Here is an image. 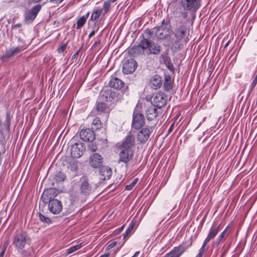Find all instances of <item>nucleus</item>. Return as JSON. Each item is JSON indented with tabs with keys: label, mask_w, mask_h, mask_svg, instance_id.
I'll list each match as a JSON object with an SVG mask.
<instances>
[{
	"label": "nucleus",
	"mask_w": 257,
	"mask_h": 257,
	"mask_svg": "<svg viewBox=\"0 0 257 257\" xmlns=\"http://www.w3.org/2000/svg\"><path fill=\"white\" fill-rule=\"evenodd\" d=\"M140 253V251H137L135 252V254L133 255L132 257H136L138 254Z\"/></svg>",
	"instance_id": "obj_54"
},
{
	"label": "nucleus",
	"mask_w": 257,
	"mask_h": 257,
	"mask_svg": "<svg viewBox=\"0 0 257 257\" xmlns=\"http://www.w3.org/2000/svg\"><path fill=\"white\" fill-rule=\"evenodd\" d=\"M108 84L110 87L116 89H120L124 85V83L121 80L115 77H112Z\"/></svg>",
	"instance_id": "obj_22"
},
{
	"label": "nucleus",
	"mask_w": 257,
	"mask_h": 257,
	"mask_svg": "<svg viewBox=\"0 0 257 257\" xmlns=\"http://www.w3.org/2000/svg\"><path fill=\"white\" fill-rule=\"evenodd\" d=\"M180 8L173 7L172 14L177 18H187L188 13H195L201 6V0H176Z\"/></svg>",
	"instance_id": "obj_1"
},
{
	"label": "nucleus",
	"mask_w": 257,
	"mask_h": 257,
	"mask_svg": "<svg viewBox=\"0 0 257 257\" xmlns=\"http://www.w3.org/2000/svg\"><path fill=\"white\" fill-rule=\"evenodd\" d=\"M79 188L80 192L73 193L70 196L72 203L81 200L84 196L89 195L92 190V187L89 184L88 178L82 177L80 179Z\"/></svg>",
	"instance_id": "obj_3"
},
{
	"label": "nucleus",
	"mask_w": 257,
	"mask_h": 257,
	"mask_svg": "<svg viewBox=\"0 0 257 257\" xmlns=\"http://www.w3.org/2000/svg\"><path fill=\"white\" fill-rule=\"evenodd\" d=\"M191 245V242H183L174 247L170 252L174 257H180Z\"/></svg>",
	"instance_id": "obj_14"
},
{
	"label": "nucleus",
	"mask_w": 257,
	"mask_h": 257,
	"mask_svg": "<svg viewBox=\"0 0 257 257\" xmlns=\"http://www.w3.org/2000/svg\"><path fill=\"white\" fill-rule=\"evenodd\" d=\"M134 227V224L132 222L130 224L128 228L125 230L123 234V239H126L132 232Z\"/></svg>",
	"instance_id": "obj_31"
},
{
	"label": "nucleus",
	"mask_w": 257,
	"mask_h": 257,
	"mask_svg": "<svg viewBox=\"0 0 257 257\" xmlns=\"http://www.w3.org/2000/svg\"><path fill=\"white\" fill-rule=\"evenodd\" d=\"M164 89L167 91L170 90L172 88L171 77L170 76H166L165 78V82L164 83Z\"/></svg>",
	"instance_id": "obj_26"
},
{
	"label": "nucleus",
	"mask_w": 257,
	"mask_h": 257,
	"mask_svg": "<svg viewBox=\"0 0 257 257\" xmlns=\"http://www.w3.org/2000/svg\"><path fill=\"white\" fill-rule=\"evenodd\" d=\"M92 124L94 126L93 128L97 130L100 128L101 122L98 117H96L92 121Z\"/></svg>",
	"instance_id": "obj_32"
},
{
	"label": "nucleus",
	"mask_w": 257,
	"mask_h": 257,
	"mask_svg": "<svg viewBox=\"0 0 257 257\" xmlns=\"http://www.w3.org/2000/svg\"><path fill=\"white\" fill-rule=\"evenodd\" d=\"M145 124V117L142 113L135 110L133 114L132 127L138 130L143 127Z\"/></svg>",
	"instance_id": "obj_11"
},
{
	"label": "nucleus",
	"mask_w": 257,
	"mask_h": 257,
	"mask_svg": "<svg viewBox=\"0 0 257 257\" xmlns=\"http://www.w3.org/2000/svg\"><path fill=\"white\" fill-rule=\"evenodd\" d=\"M66 48V45H63V46H61L60 48L58 49V53H62Z\"/></svg>",
	"instance_id": "obj_41"
},
{
	"label": "nucleus",
	"mask_w": 257,
	"mask_h": 257,
	"mask_svg": "<svg viewBox=\"0 0 257 257\" xmlns=\"http://www.w3.org/2000/svg\"><path fill=\"white\" fill-rule=\"evenodd\" d=\"M116 0H106V1L109 2V3H112L115 2Z\"/></svg>",
	"instance_id": "obj_55"
},
{
	"label": "nucleus",
	"mask_w": 257,
	"mask_h": 257,
	"mask_svg": "<svg viewBox=\"0 0 257 257\" xmlns=\"http://www.w3.org/2000/svg\"><path fill=\"white\" fill-rule=\"evenodd\" d=\"M108 254H104L101 255L100 257H108Z\"/></svg>",
	"instance_id": "obj_56"
},
{
	"label": "nucleus",
	"mask_w": 257,
	"mask_h": 257,
	"mask_svg": "<svg viewBox=\"0 0 257 257\" xmlns=\"http://www.w3.org/2000/svg\"><path fill=\"white\" fill-rule=\"evenodd\" d=\"M56 176L57 180L59 181H63L66 179L64 174L61 172H59Z\"/></svg>",
	"instance_id": "obj_39"
},
{
	"label": "nucleus",
	"mask_w": 257,
	"mask_h": 257,
	"mask_svg": "<svg viewBox=\"0 0 257 257\" xmlns=\"http://www.w3.org/2000/svg\"><path fill=\"white\" fill-rule=\"evenodd\" d=\"M80 50H81V48H80L77 51V52L75 53L74 54V55L72 57V59H74L75 57H76L78 56L79 52L80 51Z\"/></svg>",
	"instance_id": "obj_48"
},
{
	"label": "nucleus",
	"mask_w": 257,
	"mask_h": 257,
	"mask_svg": "<svg viewBox=\"0 0 257 257\" xmlns=\"http://www.w3.org/2000/svg\"><path fill=\"white\" fill-rule=\"evenodd\" d=\"M18 41L19 43V45H23L24 47H26L25 41L21 38L19 37L18 38Z\"/></svg>",
	"instance_id": "obj_42"
},
{
	"label": "nucleus",
	"mask_w": 257,
	"mask_h": 257,
	"mask_svg": "<svg viewBox=\"0 0 257 257\" xmlns=\"http://www.w3.org/2000/svg\"><path fill=\"white\" fill-rule=\"evenodd\" d=\"M163 257H174V256L172 254L171 252L170 251L169 252L166 254V255Z\"/></svg>",
	"instance_id": "obj_52"
},
{
	"label": "nucleus",
	"mask_w": 257,
	"mask_h": 257,
	"mask_svg": "<svg viewBox=\"0 0 257 257\" xmlns=\"http://www.w3.org/2000/svg\"><path fill=\"white\" fill-rule=\"evenodd\" d=\"M162 57L163 58L165 63L167 65L169 69L171 71H173L174 69V66L171 61V59L169 57H167L166 55H162Z\"/></svg>",
	"instance_id": "obj_27"
},
{
	"label": "nucleus",
	"mask_w": 257,
	"mask_h": 257,
	"mask_svg": "<svg viewBox=\"0 0 257 257\" xmlns=\"http://www.w3.org/2000/svg\"><path fill=\"white\" fill-rule=\"evenodd\" d=\"M185 33L186 30L183 26H180L175 30V40H173L172 41V49L174 50L175 51H177L180 49L181 45V41L183 38Z\"/></svg>",
	"instance_id": "obj_6"
},
{
	"label": "nucleus",
	"mask_w": 257,
	"mask_h": 257,
	"mask_svg": "<svg viewBox=\"0 0 257 257\" xmlns=\"http://www.w3.org/2000/svg\"><path fill=\"white\" fill-rule=\"evenodd\" d=\"M42 0H34V2L35 3H38L39 2H40Z\"/></svg>",
	"instance_id": "obj_57"
},
{
	"label": "nucleus",
	"mask_w": 257,
	"mask_h": 257,
	"mask_svg": "<svg viewBox=\"0 0 257 257\" xmlns=\"http://www.w3.org/2000/svg\"><path fill=\"white\" fill-rule=\"evenodd\" d=\"M95 34V31L94 30L92 31L89 35L88 37L89 38H91L93 37Z\"/></svg>",
	"instance_id": "obj_50"
},
{
	"label": "nucleus",
	"mask_w": 257,
	"mask_h": 257,
	"mask_svg": "<svg viewBox=\"0 0 257 257\" xmlns=\"http://www.w3.org/2000/svg\"><path fill=\"white\" fill-rule=\"evenodd\" d=\"M79 136L82 140L85 142H92L95 138L94 132L89 128L81 130L79 132Z\"/></svg>",
	"instance_id": "obj_15"
},
{
	"label": "nucleus",
	"mask_w": 257,
	"mask_h": 257,
	"mask_svg": "<svg viewBox=\"0 0 257 257\" xmlns=\"http://www.w3.org/2000/svg\"><path fill=\"white\" fill-rule=\"evenodd\" d=\"M42 8L41 5H37L25 13V19L26 21L32 22L36 18L38 13Z\"/></svg>",
	"instance_id": "obj_12"
},
{
	"label": "nucleus",
	"mask_w": 257,
	"mask_h": 257,
	"mask_svg": "<svg viewBox=\"0 0 257 257\" xmlns=\"http://www.w3.org/2000/svg\"><path fill=\"white\" fill-rule=\"evenodd\" d=\"M9 241H5L4 244H3V248L2 249L6 250V249H7L8 245H9Z\"/></svg>",
	"instance_id": "obj_45"
},
{
	"label": "nucleus",
	"mask_w": 257,
	"mask_h": 257,
	"mask_svg": "<svg viewBox=\"0 0 257 257\" xmlns=\"http://www.w3.org/2000/svg\"><path fill=\"white\" fill-rule=\"evenodd\" d=\"M150 136V131L148 127H144L140 130L138 135L137 139L141 143H145Z\"/></svg>",
	"instance_id": "obj_17"
},
{
	"label": "nucleus",
	"mask_w": 257,
	"mask_h": 257,
	"mask_svg": "<svg viewBox=\"0 0 257 257\" xmlns=\"http://www.w3.org/2000/svg\"><path fill=\"white\" fill-rule=\"evenodd\" d=\"M11 117L10 114L9 113H7V115H6L5 125H6L7 128L8 130H10V125H11Z\"/></svg>",
	"instance_id": "obj_35"
},
{
	"label": "nucleus",
	"mask_w": 257,
	"mask_h": 257,
	"mask_svg": "<svg viewBox=\"0 0 257 257\" xmlns=\"http://www.w3.org/2000/svg\"><path fill=\"white\" fill-rule=\"evenodd\" d=\"M100 178L102 180H108L112 175V170L108 166H102L99 171Z\"/></svg>",
	"instance_id": "obj_19"
},
{
	"label": "nucleus",
	"mask_w": 257,
	"mask_h": 257,
	"mask_svg": "<svg viewBox=\"0 0 257 257\" xmlns=\"http://www.w3.org/2000/svg\"><path fill=\"white\" fill-rule=\"evenodd\" d=\"M22 26V24L21 23H19V24H17L15 25H14L13 27V29H17L18 28H20Z\"/></svg>",
	"instance_id": "obj_49"
},
{
	"label": "nucleus",
	"mask_w": 257,
	"mask_h": 257,
	"mask_svg": "<svg viewBox=\"0 0 257 257\" xmlns=\"http://www.w3.org/2000/svg\"><path fill=\"white\" fill-rule=\"evenodd\" d=\"M135 51L138 50V53H141L143 51H146L148 54H159L161 52V47L154 42L143 38L140 43L138 46L134 48Z\"/></svg>",
	"instance_id": "obj_4"
},
{
	"label": "nucleus",
	"mask_w": 257,
	"mask_h": 257,
	"mask_svg": "<svg viewBox=\"0 0 257 257\" xmlns=\"http://www.w3.org/2000/svg\"><path fill=\"white\" fill-rule=\"evenodd\" d=\"M146 117L149 120L154 119L158 115L157 109L154 105H151L146 110Z\"/></svg>",
	"instance_id": "obj_24"
},
{
	"label": "nucleus",
	"mask_w": 257,
	"mask_h": 257,
	"mask_svg": "<svg viewBox=\"0 0 257 257\" xmlns=\"http://www.w3.org/2000/svg\"><path fill=\"white\" fill-rule=\"evenodd\" d=\"M63 0H50V2L54 4H59L63 2Z\"/></svg>",
	"instance_id": "obj_44"
},
{
	"label": "nucleus",
	"mask_w": 257,
	"mask_h": 257,
	"mask_svg": "<svg viewBox=\"0 0 257 257\" xmlns=\"http://www.w3.org/2000/svg\"><path fill=\"white\" fill-rule=\"evenodd\" d=\"M221 229V227L220 225L216 226L212 225L209 229V232L207 237L205 239L209 242L211 239L216 236Z\"/></svg>",
	"instance_id": "obj_23"
},
{
	"label": "nucleus",
	"mask_w": 257,
	"mask_h": 257,
	"mask_svg": "<svg viewBox=\"0 0 257 257\" xmlns=\"http://www.w3.org/2000/svg\"><path fill=\"white\" fill-rule=\"evenodd\" d=\"M84 246L83 243H80L79 244H78L77 245L71 246L67 250V254H69L70 253H72L74 252V251H76L77 250L79 249V248H81L82 246Z\"/></svg>",
	"instance_id": "obj_29"
},
{
	"label": "nucleus",
	"mask_w": 257,
	"mask_h": 257,
	"mask_svg": "<svg viewBox=\"0 0 257 257\" xmlns=\"http://www.w3.org/2000/svg\"><path fill=\"white\" fill-rule=\"evenodd\" d=\"M30 238L25 232L15 233L13 236V244L18 250L23 249L26 244L28 243Z\"/></svg>",
	"instance_id": "obj_5"
},
{
	"label": "nucleus",
	"mask_w": 257,
	"mask_h": 257,
	"mask_svg": "<svg viewBox=\"0 0 257 257\" xmlns=\"http://www.w3.org/2000/svg\"><path fill=\"white\" fill-rule=\"evenodd\" d=\"M202 255H203L202 253H201V252H199V253L197 254L196 257H202Z\"/></svg>",
	"instance_id": "obj_53"
},
{
	"label": "nucleus",
	"mask_w": 257,
	"mask_h": 257,
	"mask_svg": "<svg viewBox=\"0 0 257 257\" xmlns=\"http://www.w3.org/2000/svg\"><path fill=\"white\" fill-rule=\"evenodd\" d=\"M150 82L151 87L152 88L157 89L162 86V79L160 75L156 74L150 79Z\"/></svg>",
	"instance_id": "obj_20"
},
{
	"label": "nucleus",
	"mask_w": 257,
	"mask_h": 257,
	"mask_svg": "<svg viewBox=\"0 0 257 257\" xmlns=\"http://www.w3.org/2000/svg\"><path fill=\"white\" fill-rule=\"evenodd\" d=\"M228 43H229V42H228L226 44V45H225V47H226V46H227L228 45Z\"/></svg>",
	"instance_id": "obj_58"
},
{
	"label": "nucleus",
	"mask_w": 257,
	"mask_h": 257,
	"mask_svg": "<svg viewBox=\"0 0 257 257\" xmlns=\"http://www.w3.org/2000/svg\"><path fill=\"white\" fill-rule=\"evenodd\" d=\"M116 242L114 241V242H112L111 243H110L108 246V247L109 248V249L113 247L114 246H115L116 245Z\"/></svg>",
	"instance_id": "obj_47"
},
{
	"label": "nucleus",
	"mask_w": 257,
	"mask_h": 257,
	"mask_svg": "<svg viewBox=\"0 0 257 257\" xmlns=\"http://www.w3.org/2000/svg\"><path fill=\"white\" fill-rule=\"evenodd\" d=\"M110 3L109 2L105 1L103 4V10H104V15L107 13L110 9Z\"/></svg>",
	"instance_id": "obj_38"
},
{
	"label": "nucleus",
	"mask_w": 257,
	"mask_h": 257,
	"mask_svg": "<svg viewBox=\"0 0 257 257\" xmlns=\"http://www.w3.org/2000/svg\"><path fill=\"white\" fill-rule=\"evenodd\" d=\"M39 219L43 223L49 224L51 222V220L49 218L46 217L41 213L39 214Z\"/></svg>",
	"instance_id": "obj_33"
},
{
	"label": "nucleus",
	"mask_w": 257,
	"mask_h": 257,
	"mask_svg": "<svg viewBox=\"0 0 257 257\" xmlns=\"http://www.w3.org/2000/svg\"><path fill=\"white\" fill-rule=\"evenodd\" d=\"M133 156V153L132 150L122 148V150L119 153L120 161L126 163L132 158Z\"/></svg>",
	"instance_id": "obj_18"
},
{
	"label": "nucleus",
	"mask_w": 257,
	"mask_h": 257,
	"mask_svg": "<svg viewBox=\"0 0 257 257\" xmlns=\"http://www.w3.org/2000/svg\"><path fill=\"white\" fill-rule=\"evenodd\" d=\"M138 181V178L135 179L134 180V181L130 185H127L125 186V190H132L133 188L135 187V186L137 184Z\"/></svg>",
	"instance_id": "obj_36"
},
{
	"label": "nucleus",
	"mask_w": 257,
	"mask_h": 257,
	"mask_svg": "<svg viewBox=\"0 0 257 257\" xmlns=\"http://www.w3.org/2000/svg\"><path fill=\"white\" fill-rule=\"evenodd\" d=\"M167 100L166 95L162 92H159L152 97L151 102L155 106L161 108L166 104Z\"/></svg>",
	"instance_id": "obj_10"
},
{
	"label": "nucleus",
	"mask_w": 257,
	"mask_h": 257,
	"mask_svg": "<svg viewBox=\"0 0 257 257\" xmlns=\"http://www.w3.org/2000/svg\"><path fill=\"white\" fill-rule=\"evenodd\" d=\"M96 109L100 113L104 112L106 110V104L102 102H97L96 105Z\"/></svg>",
	"instance_id": "obj_30"
},
{
	"label": "nucleus",
	"mask_w": 257,
	"mask_h": 257,
	"mask_svg": "<svg viewBox=\"0 0 257 257\" xmlns=\"http://www.w3.org/2000/svg\"><path fill=\"white\" fill-rule=\"evenodd\" d=\"M26 47H24L23 45H18L16 47H11L9 49L7 50L6 53L2 55L0 59L3 62H8L10 58L19 54L21 52L26 49Z\"/></svg>",
	"instance_id": "obj_7"
},
{
	"label": "nucleus",
	"mask_w": 257,
	"mask_h": 257,
	"mask_svg": "<svg viewBox=\"0 0 257 257\" xmlns=\"http://www.w3.org/2000/svg\"><path fill=\"white\" fill-rule=\"evenodd\" d=\"M89 15V13H87L86 15L83 16L78 19L77 21V29H79L84 26L88 18Z\"/></svg>",
	"instance_id": "obj_25"
},
{
	"label": "nucleus",
	"mask_w": 257,
	"mask_h": 257,
	"mask_svg": "<svg viewBox=\"0 0 257 257\" xmlns=\"http://www.w3.org/2000/svg\"><path fill=\"white\" fill-rule=\"evenodd\" d=\"M102 12V9H97L94 10L91 15L90 20L93 21L96 20L100 17Z\"/></svg>",
	"instance_id": "obj_28"
},
{
	"label": "nucleus",
	"mask_w": 257,
	"mask_h": 257,
	"mask_svg": "<svg viewBox=\"0 0 257 257\" xmlns=\"http://www.w3.org/2000/svg\"><path fill=\"white\" fill-rule=\"evenodd\" d=\"M101 43V41L100 40H98L94 42V43L92 45L93 48L96 47L97 46L99 45Z\"/></svg>",
	"instance_id": "obj_46"
},
{
	"label": "nucleus",
	"mask_w": 257,
	"mask_h": 257,
	"mask_svg": "<svg viewBox=\"0 0 257 257\" xmlns=\"http://www.w3.org/2000/svg\"><path fill=\"white\" fill-rule=\"evenodd\" d=\"M135 137L134 136L128 135H127L122 143V148L131 150L132 147L135 146Z\"/></svg>",
	"instance_id": "obj_21"
},
{
	"label": "nucleus",
	"mask_w": 257,
	"mask_h": 257,
	"mask_svg": "<svg viewBox=\"0 0 257 257\" xmlns=\"http://www.w3.org/2000/svg\"><path fill=\"white\" fill-rule=\"evenodd\" d=\"M85 147L82 143H75L71 146L70 154L73 158H79L84 153Z\"/></svg>",
	"instance_id": "obj_9"
},
{
	"label": "nucleus",
	"mask_w": 257,
	"mask_h": 257,
	"mask_svg": "<svg viewBox=\"0 0 257 257\" xmlns=\"http://www.w3.org/2000/svg\"><path fill=\"white\" fill-rule=\"evenodd\" d=\"M137 66V62L134 59H128L123 64L122 72L126 74H131L135 71Z\"/></svg>",
	"instance_id": "obj_13"
},
{
	"label": "nucleus",
	"mask_w": 257,
	"mask_h": 257,
	"mask_svg": "<svg viewBox=\"0 0 257 257\" xmlns=\"http://www.w3.org/2000/svg\"><path fill=\"white\" fill-rule=\"evenodd\" d=\"M208 241L206 240L205 239L204 240L203 244L201 248L199 249V252L203 254L207 249L208 247H206V245L208 243Z\"/></svg>",
	"instance_id": "obj_37"
},
{
	"label": "nucleus",
	"mask_w": 257,
	"mask_h": 257,
	"mask_svg": "<svg viewBox=\"0 0 257 257\" xmlns=\"http://www.w3.org/2000/svg\"><path fill=\"white\" fill-rule=\"evenodd\" d=\"M6 252V250L2 249L0 252V257H4V255Z\"/></svg>",
	"instance_id": "obj_51"
},
{
	"label": "nucleus",
	"mask_w": 257,
	"mask_h": 257,
	"mask_svg": "<svg viewBox=\"0 0 257 257\" xmlns=\"http://www.w3.org/2000/svg\"><path fill=\"white\" fill-rule=\"evenodd\" d=\"M89 163L91 167L96 168L102 165L103 158L98 153H94L89 158Z\"/></svg>",
	"instance_id": "obj_16"
},
{
	"label": "nucleus",
	"mask_w": 257,
	"mask_h": 257,
	"mask_svg": "<svg viewBox=\"0 0 257 257\" xmlns=\"http://www.w3.org/2000/svg\"><path fill=\"white\" fill-rule=\"evenodd\" d=\"M228 226H227L225 229L219 234V235L218 236L216 241V243L217 244H218L220 241H221V240L223 238V237H224V235L225 234V233H226L227 232V230L228 229Z\"/></svg>",
	"instance_id": "obj_34"
},
{
	"label": "nucleus",
	"mask_w": 257,
	"mask_h": 257,
	"mask_svg": "<svg viewBox=\"0 0 257 257\" xmlns=\"http://www.w3.org/2000/svg\"><path fill=\"white\" fill-rule=\"evenodd\" d=\"M88 149L91 152H94L97 150V147L96 145L94 144H91L89 145Z\"/></svg>",
	"instance_id": "obj_40"
},
{
	"label": "nucleus",
	"mask_w": 257,
	"mask_h": 257,
	"mask_svg": "<svg viewBox=\"0 0 257 257\" xmlns=\"http://www.w3.org/2000/svg\"><path fill=\"white\" fill-rule=\"evenodd\" d=\"M256 76H257V74H256Z\"/></svg>",
	"instance_id": "obj_59"
},
{
	"label": "nucleus",
	"mask_w": 257,
	"mask_h": 257,
	"mask_svg": "<svg viewBox=\"0 0 257 257\" xmlns=\"http://www.w3.org/2000/svg\"><path fill=\"white\" fill-rule=\"evenodd\" d=\"M57 195L56 190L54 189H49L45 190L42 195L41 198L44 202H48V208L50 212L54 214H58L62 210V202L58 200L53 199Z\"/></svg>",
	"instance_id": "obj_2"
},
{
	"label": "nucleus",
	"mask_w": 257,
	"mask_h": 257,
	"mask_svg": "<svg viewBox=\"0 0 257 257\" xmlns=\"http://www.w3.org/2000/svg\"><path fill=\"white\" fill-rule=\"evenodd\" d=\"M257 83V76H255L254 79L251 83V87L252 88H254Z\"/></svg>",
	"instance_id": "obj_43"
},
{
	"label": "nucleus",
	"mask_w": 257,
	"mask_h": 257,
	"mask_svg": "<svg viewBox=\"0 0 257 257\" xmlns=\"http://www.w3.org/2000/svg\"><path fill=\"white\" fill-rule=\"evenodd\" d=\"M170 33L171 25L163 20L161 25L157 28L155 35L158 39H164L169 36Z\"/></svg>",
	"instance_id": "obj_8"
}]
</instances>
